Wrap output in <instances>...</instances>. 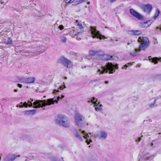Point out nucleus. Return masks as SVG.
I'll use <instances>...</instances> for the list:
<instances>
[{
	"label": "nucleus",
	"mask_w": 161,
	"mask_h": 161,
	"mask_svg": "<svg viewBox=\"0 0 161 161\" xmlns=\"http://www.w3.org/2000/svg\"><path fill=\"white\" fill-rule=\"evenodd\" d=\"M64 97V96L62 95L61 98L59 96L57 97H55L52 98L48 99L47 100H36L33 103L32 102L33 101V99H30L27 101L28 103V106L31 107L33 105L34 106V108H37L39 107L43 108L46 105H50L51 104H54V103H58V101L60 99H61Z\"/></svg>",
	"instance_id": "f257e3e1"
},
{
	"label": "nucleus",
	"mask_w": 161,
	"mask_h": 161,
	"mask_svg": "<svg viewBox=\"0 0 161 161\" xmlns=\"http://www.w3.org/2000/svg\"><path fill=\"white\" fill-rule=\"evenodd\" d=\"M137 42L140 43L139 48H135L134 50L130 52V55L132 56H136L138 55L137 52H140L141 49L144 50L149 45V41L146 37H139Z\"/></svg>",
	"instance_id": "f03ea898"
},
{
	"label": "nucleus",
	"mask_w": 161,
	"mask_h": 161,
	"mask_svg": "<svg viewBox=\"0 0 161 161\" xmlns=\"http://www.w3.org/2000/svg\"><path fill=\"white\" fill-rule=\"evenodd\" d=\"M117 65H114L112 63H108L105 66H101V68L98 69L97 73L99 75L103 74L109 71L110 74H113L115 72V69H118Z\"/></svg>",
	"instance_id": "7ed1b4c3"
},
{
	"label": "nucleus",
	"mask_w": 161,
	"mask_h": 161,
	"mask_svg": "<svg viewBox=\"0 0 161 161\" xmlns=\"http://www.w3.org/2000/svg\"><path fill=\"white\" fill-rule=\"evenodd\" d=\"M55 122L57 125L65 128H68L70 126V121L68 118L64 115H58L56 118Z\"/></svg>",
	"instance_id": "20e7f679"
},
{
	"label": "nucleus",
	"mask_w": 161,
	"mask_h": 161,
	"mask_svg": "<svg viewBox=\"0 0 161 161\" xmlns=\"http://www.w3.org/2000/svg\"><path fill=\"white\" fill-rule=\"evenodd\" d=\"M81 132L82 134L83 135V137L84 138L88 139V138H89V136L88 135V134L84 130L81 131V130H80V131H79L77 130H75L74 132L75 136L81 142L82 141V138L80 135L79 133V132ZM92 142V141L91 139H90L89 141L88 140L86 141V142L88 145L89 144L90 142Z\"/></svg>",
	"instance_id": "39448f33"
},
{
	"label": "nucleus",
	"mask_w": 161,
	"mask_h": 161,
	"mask_svg": "<svg viewBox=\"0 0 161 161\" xmlns=\"http://www.w3.org/2000/svg\"><path fill=\"white\" fill-rule=\"evenodd\" d=\"M90 30L93 38H99L100 39L106 38L104 36L100 34L99 31L97 30L95 27L91 26Z\"/></svg>",
	"instance_id": "423d86ee"
},
{
	"label": "nucleus",
	"mask_w": 161,
	"mask_h": 161,
	"mask_svg": "<svg viewBox=\"0 0 161 161\" xmlns=\"http://www.w3.org/2000/svg\"><path fill=\"white\" fill-rule=\"evenodd\" d=\"M88 102V103H92L94 104L93 106L95 107V108L96 111H101L103 110L101 106V104L98 105L99 103L97 102V100L94 97H93L90 100H89Z\"/></svg>",
	"instance_id": "0eeeda50"
},
{
	"label": "nucleus",
	"mask_w": 161,
	"mask_h": 161,
	"mask_svg": "<svg viewBox=\"0 0 161 161\" xmlns=\"http://www.w3.org/2000/svg\"><path fill=\"white\" fill-rule=\"evenodd\" d=\"M60 62L68 68H70L72 66L71 62L64 57H61L59 60Z\"/></svg>",
	"instance_id": "6e6552de"
},
{
	"label": "nucleus",
	"mask_w": 161,
	"mask_h": 161,
	"mask_svg": "<svg viewBox=\"0 0 161 161\" xmlns=\"http://www.w3.org/2000/svg\"><path fill=\"white\" fill-rule=\"evenodd\" d=\"M108 134L107 133L104 131H100L98 134L94 135L93 136L95 138H97L99 139H105L107 136Z\"/></svg>",
	"instance_id": "1a4fd4ad"
},
{
	"label": "nucleus",
	"mask_w": 161,
	"mask_h": 161,
	"mask_svg": "<svg viewBox=\"0 0 161 161\" xmlns=\"http://www.w3.org/2000/svg\"><path fill=\"white\" fill-rule=\"evenodd\" d=\"M75 119L77 125L79 126H81L84 119L83 116L79 114H77L75 115Z\"/></svg>",
	"instance_id": "9d476101"
},
{
	"label": "nucleus",
	"mask_w": 161,
	"mask_h": 161,
	"mask_svg": "<svg viewBox=\"0 0 161 161\" xmlns=\"http://www.w3.org/2000/svg\"><path fill=\"white\" fill-rule=\"evenodd\" d=\"M152 8V6L149 4L143 5L142 7V8L143 11L147 14H149L150 13Z\"/></svg>",
	"instance_id": "9b49d317"
},
{
	"label": "nucleus",
	"mask_w": 161,
	"mask_h": 161,
	"mask_svg": "<svg viewBox=\"0 0 161 161\" xmlns=\"http://www.w3.org/2000/svg\"><path fill=\"white\" fill-rule=\"evenodd\" d=\"M153 22L152 20H150L142 22L140 24V26L143 28H147L153 23Z\"/></svg>",
	"instance_id": "f8f14e48"
},
{
	"label": "nucleus",
	"mask_w": 161,
	"mask_h": 161,
	"mask_svg": "<svg viewBox=\"0 0 161 161\" xmlns=\"http://www.w3.org/2000/svg\"><path fill=\"white\" fill-rule=\"evenodd\" d=\"M130 12L132 15L138 19H140L142 18V16L138 13L133 9H130Z\"/></svg>",
	"instance_id": "ddd939ff"
},
{
	"label": "nucleus",
	"mask_w": 161,
	"mask_h": 161,
	"mask_svg": "<svg viewBox=\"0 0 161 161\" xmlns=\"http://www.w3.org/2000/svg\"><path fill=\"white\" fill-rule=\"evenodd\" d=\"M36 79L34 77H28L25 78L23 82L26 83H32L35 82Z\"/></svg>",
	"instance_id": "4468645a"
},
{
	"label": "nucleus",
	"mask_w": 161,
	"mask_h": 161,
	"mask_svg": "<svg viewBox=\"0 0 161 161\" xmlns=\"http://www.w3.org/2000/svg\"><path fill=\"white\" fill-rule=\"evenodd\" d=\"M20 157V155H17L14 154H8L7 157L10 160V161H14V160L17 158L19 157Z\"/></svg>",
	"instance_id": "2eb2a0df"
},
{
	"label": "nucleus",
	"mask_w": 161,
	"mask_h": 161,
	"mask_svg": "<svg viewBox=\"0 0 161 161\" xmlns=\"http://www.w3.org/2000/svg\"><path fill=\"white\" fill-rule=\"evenodd\" d=\"M154 154H150L149 153H147L143 155L142 157V159L144 160H147L150 158L154 157Z\"/></svg>",
	"instance_id": "dca6fc26"
},
{
	"label": "nucleus",
	"mask_w": 161,
	"mask_h": 161,
	"mask_svg": "<svg viewBox=\"0 0 161 161\" xmlns=\"http://www.w3.org/2000/svg\"><path fill=\"white\" fill-rule=\"evenodd\" d=\"M149 60L150 61L153 63H154L155 64L158 63V61H161V58H158L157 57L151 58V56L149 57Z\"/></svg>",
	"instance_id": "f3484780"
},
{
	"label": "nucleus",
	"mask_w": 161,
	"mask_h": 161,
	"mask_svg": "<svg viewBox=\"0 0 161 161\" xmlns=\"http://www.w3.org/2000/svg\"><path fill=\"white\" fill-rule=\"evenodd\" d=\"M75 24L80 30H82L83 29L84 25L82 24L81 21H79L78 20H76Z\"/></svg>",
	"instance_id": "a211bd4d"
},
{
	"label": "nucleus",
	"mask_w": 161,
	"mask_h": 161,
	"mask_svg": "<svg viewBox=\"0 0 161 161\" xmlns=\"http://www.w3.org/2000/svg\"><path fill=\"white\" fill-rule=\"evenodd\" d=\"M36 110L32 109L31 110H27L25 112L26 114L27 115H33L35 114L36 112Z\"/></svg>",
	"instance_id": "6ab92c4d"
},
{
	"label": "nucleus",
	"mask_w": 161,
	"mask_h": 161,
	"mask_svg": "<svg viewBox=\"0 0 161 161\" xmlns=\"http://www.w3.org/2000/svg\"><path fill=\"white\" fill-rule=\"evenodd\" d=\"M20 104L21 105H17L16 107H19L20 108H23V107H24L26 108L28 106V103L26 102H25L23 103L22 102H21L20 103Z\"/></svg>",
	"instance_id": "aec40b11"
},
{
	"label": "nucleus",
	"mask_w": 161,
	"mask_h": 161,
	"mask_svg": "<svg viewBox=\"0 0 161 161\" xmlns=\"http://www.w3.org/2000/svg\"><path fill=\"white\" fill-rule=\"evenodd\" d=\"M99 52L98 51L94 50H91L89 51V54L90 55L94 56L98 53Z\"/></svg>",
	"instance_id": "412c9836"
},
{
	"label": "nucleus",
	"mask_w": 161,
	"mask_h": 161,
	"mask_svg": "<svg viewBox=\"0 0 161 161\" xmlns=\"http://www.w3.org/2000/svg\"><path fill=\"white\" fill-rule=\"evenodd\" d=\"M160 13V11L158 9H156V12H155L154 15V16L153 17V19H156L157 18V17L159 15Z\"/></svg>",
	"instance_id": "4be33fe9"
},
{
	"label": "nucleus",
	"mask_w": 161,
	"mask_h": 161,
	"mask_svg": "<svg viewBox=\"0 0 161 161\" xmlns=\"http://www.w3.org/2000/svg\"><path fill=\"white\" fill-rule=\"evenodd\" d=\"M112 56L108 54H105L103 56V59L105 60H108L112 58Z\"/></svg>",
	"instance_id": "5701e85b"
},
{
	"label": "nucleus",
	"mask_w": 161,
	"mask_h": 161,
	"mask_svg": "<svg viewBox=\"0 0 161 161\" xmlns=\"http://www.w3.org/2000/svg\"><path fill=\"white\" fill-rule=\"evenodd\" d=\"M66 87L64 85L63 86H61L59 87V88L58 89H63V88H65ZM59 91L58 89V90H54L53 92V94H55L57 92H59Z\"/></svg>",
	"instance_id": "b1692460"
},
{
	"label": "nucleus",
	"mask_w": 161,
	"mask_h": 161,
	"mask_svg": "<svg viewBox=\"0 0 161 161\" xmlns=\"http://www.w3.org/2000/svg\"><path fill=\"white\" fill-rule=\"evenodd\" d=\"M156 100H157V99H156L154 100V101L153 103H150L149 105V106L150 107L152 108V107H154L155 106H156Z\"/></svg>",
	"instance_id": "393cba45"
},
{
	"label": "nucleus",
	"mask_w": 161,
	"mask_h": 161,
	"mask_svg": "<svg viewBox=\"0 0 161 161\" xmlns=\"http://www.w3.org/2000/svg\"><path fill=\"white\" fill-rule=\"evenodd\" d=\"M142 32L141 31L138 30L134 31V35H139L142 33Z\"/></svg>",
	"instance_id": "a878e982"
},
{
	"label": "nucleus",
	"mask_w": 161,
	"mask_h": 161,
	"mask_svg": "<svg viewBox=\"0 0 161 161\" xmlns=\"http://www.w3.org/2000/svg\"><path fill=\"white\" fill-rule=\"evenodd\" d=\"M154 78L156 80H161V75H155L154 77Z\"/></svg>",
	"instance_id": "bb28decb"
},
{
	"label": "nucleus",
	"mask_w": 161,
	"mask_h": 161,
	"mask_svg": "<svg viewBox=\"0 0 161 161\" xmlns=\"http://www.w3.org/2000/svg\"><path fill=\"white\" fill-rule=\"evenodd\" d=\"M12 43V41L11 39L9 38L6 41V43L7 44H11Z\"/></svg>",
	"instance_id": "cd10ccee"
},
{
	"label": "nucleus",
	"mask_w": 161,
	"mask_h": 161,
	"mask_svg": "<svg viewBox=\"0 0 161 161\" xmlns=\"http://www.w3.org/2000/svg\"><path fill=\"white\" fill-rule=\"evenodd\" d=\"M66 3H71L73 2L75 0H64Z\"/></svg>",
	"instance_id": "c85d7f7f"
},
{
	"label": "nucleus",
	"mask_w": 161,
	"mask_h": 161,
	"mask_svg": "<svg viewBox=\"0 0 161 161\" xmlns=\"http://www.w3.org/2000/svg\"><path fill=\"white\" fill-rule=\"evenodd\" d=\"M128 34L129 35H134V31L131 30L129 31H128Z\"/></svg>",
	"instance_id": "c756f323"
},
{
	"label": "nucleus",
	"mask_w": 161,
	"mask_h": 161,
	"mask_svg": "<svg viewBox=\"0 0 161 161\" xmlns=\"http://www.w3.org/2000/svg\"><path fill=\"white\" fill-rule=\"evenodd\" d=\"M61 39L62 40V42H66V38L64 36H62L61 37Z\"/></svg>",
	"instance_id": "7c9ffc66"
},
{
	"label": "nucleus",
	"mask_w": 161,
	"mask_h": 161,
	"mask_svg": "<svg viewBox=\"0 0 161 161\" xmlns=\"http://www.w3.org/2000/svg\"><path fill=\"white\" fill-rule=\"evenodd\" d=\"M84 2H85L84 0H79V1L76 2V4H79Z\"/></svg>",
	"instance_id": "2f4dec72"
},
{
	"label": "nucleus",
	"mask_w": 161,
	"mask_h": 161,
	"mask_svg": "<svg viewBox=\"0 0 161 161\" xmlns=\"http://www.w3.org/2000/svg\"><path fill=\"white\" fill-rule=\"evenodd\" d=\"M58 28L61 30H62L64 28V26L62 25H60L58 27Z\"/></svg>",
	"instance_id": "473e14b6"
},
{
	"label": "nucleus",
	"mask_w": 161,
	"mask_h": 161,
	"mask_svg": "<svg viewBox=\"0 0 161 161\" xmlns=\"http://www.w3.org/2000/svg\"><path fill=\"white\" fill-rule=\"evenodd\" d=\"M3 161H10V160H9L8 158L7 157H5V158H4L3 160Z\"/></svg>",
	"instance_id": "72a5a7b5"
},
{
	"label": "nucleus",
	"mask_w": 161,
	"mask_h": 161,
	"mask_svg": "<svg viewBox=\"0 0 161 161\" xmlns=\"http://www.w3.org/2000/svg\"><path fill=\"white\" fill-rule=\"evenodd\" d=\"M125 65H127V67H128L130 66H131L132 65V64L131 63H127Z\"/></svg>",
	"instance_id": "f704fd0d"
},
{
	"label": "nucleus",
	"mask_w": 161,
	"mask_h": 161,
	"mask_svg": "<svg viewBox=\"0 0 161 161\" xmlns=\"http://www.w3.org/2000/svg\"><path fill=\"white\" fill-rule=\"evenodd\" d=\"M127 65H125L122 68V69H126L127 68Z\"/></svg>",
	"instance_id": "c9c22d12"
},
{
	"label": "nucleus",
	"mask_w": 161,
	"mask_h": 161,
	"mask_svg": "<svg viewBox=\"0 0 161 161\" xmlns=\"http://www.w3.org/2000/svg\"><path fill=\"white\" fill-rule=\"evenodd\" d=\"M157 30H159L161 31V25L159 27H157L156 28Z\"/></svg>",
	"instance_id": "e433bc0d"
},
{
	"label": "nucleus",
	"mask_w": 161,
	"mask_h": 161,
	"mask_svg": "<svg viewBox=\"0 0 161 161\" xmlns=\"http://www.w3.org/2000/svg\"><path fill=\"white\" fill-rule=\"evenodd\" d=\"M141 140V138L140 137L136 139V142H139Z\"/></svg>",
	"instance_id": "4c0bfd02"
},
{
	"label": "nucleus",
	"mask_w": 161,
	"mask_h": 161,
	"mask_svg": "<svg viewBox=\"0 0 161 161\" xmlns=\"http://www.w3.org/2000/svg\"><path fill=\"white\" fill-rule=\"evenodd\" d=\"M132 41H130L128 42L127 43V45H130L132 43Z\"/></svg>",
	"instance_id": "58836bf2"
},
{
	"label": "nucleus",
	"mask_w": 161,
	"mask_h": 161,
	"mask_svg": "<svg viewBox=\"0 0 161 161\" xmlns=\"http://www.w3.org/2000/svg\"><path fill=\"white\" fill-rule=\"evenodd\" d=\"M17 86L18 87H19V88H21L22 87V85L21 84H17Z\"/></svg>",
	"instance_id": "ea45409f"
},
{
	"label": "nucleus",
	"mask_w": 161,
	"mask_h": 161,
	"mask_svg": "<svg viewBox=\"0 0 161 161\" xmlns=\"http://www.w3.org/2000/svg\"><path fill=\"white\" fill-rule=\"evenodd\" d=\"M109 82L108 81H105L104 82V83L105 84H107Z\"/></svg>",
	"instance_id": "a19ab883"
},
{
	"label": "nucleus",
	"mask_w": 161,
	"mask_h": 161,
	"mask_svg": "<svg viewBox=\"0 0 161 161\" xmlns=\"http://www.w3.org/2000/svg\"><path fill=\"white\" fill-rule=\"evenodd\" d=\"M151 146L152 147H154L153 146V143H151Z\"/></svg>",
	"instance_id": "79ce46f5"
},
{
	"label": "nucleus",
	"mask_w": 161,
	"mask_h": 161,
	"mask_svg": "<svg viewBox=\"0 0 161 161\" xmlns=\"http://www.w3.org/2000/svg\"><path fill=\"white\" fill-rule=\"evenodd\" d=\"M97 80H93L92 81H93V82H96V81H97Z\"/></svg>",
	"instance_id": "37998d69"
},
{
	"label": "nucleus",
	"mask_w": 161,
	"mask_h": 161,
	"mask_svg": "<svg viewBox=\"0 0 161 161\" xmlns=\"http://www.w3.org/2000/svg\"><path fill=\"white\" fill-rule=\"evenodd\" d=\"M14 91L15 92H17V90L16 89H14Z\"/></svg>",
	"instance_id": "c03bdc74"
},
{
	"label": "nucleus",
	"mask_w": 161,
	"mask_h": 161,
	"mask_svg": "<svg viewBox=\"0 0 161 161\" xmlns=\"http://www.w3.org/2000/svg\"><path fill=\"white\" fill-rule=\"evenodd\" d=\"M86 66H82V68H83H83H86Z\"/></svg>",
	"instance_id": "a18cd8bd"
},
{
	"label": "nucleus",
	"mask_w": 161,
	"mask_h": 161,
	"mask_svg": "<svg viewBox=\"0 0 161 161\" xmlns=\"http://www.w3.org/2000/svg\"><path fill=\"white\" fill-rule=\"evenodd\" d=\"M53 161H59L57 159H54Z\"/></svg>",
	"instance_id": "49530a36"
},
{
	"label": "nucleus",
	"mask_w": 161,
	"mask_h": 161,
	"mask_svg": "<svg viewBox=\"0 0 161 161\" xmlns=\"http://www.w3.org/2000/svg\"><path fill=\"white\" fill-rule=\"evenodd\" d=\"M64 79H67V77H65L64 78Z\"/></svg>",
	"instance_id": "de8ad7c7"
},
{
	"label": "nucleus",
	"mask_w": 161,
	"mask_h": 161,
	"mask_svg": "<svg viewBox=\"0 0 161 161\" xmlns=\"http://www.w3.org/2000/svg\"><path fill=\"white\" fill-rule=\"evenodd\" d=\"M61 158L63 160V161H64V160H63V157H62Z\"/></svg>",
	"instance_id": "09e8293b"
},
{
	"label": "nucleus",
	"mask_w": 161,
	"mask_h": 161,
	"mask_svg": "<svg viewBox=\"0 0 161 161\" xmlns=\"http://www.w3.org/2000/svg\"><path fill=\"white\" fill-rule=\"evenodd\" d=\"M147 121V120H144V121H143V124H144V122H145V121Z\"/></svg>",
	"instance_id": "8fccbe9b"
},
{
	"label": "nucleus",
	"mask_w": 161,
	"mask_h": 161,
	"mask_svg": "<svg viewBox=\"0 0 161 161\" xmlns=\"http://www.w3.org/2000/svg\"><path fill=\"white\" fill-rule=\"evenodd\" d=\"M87 3L88 4H89L90 3L89 2H87Z\"/></svg>",
	"instance_id": "3c124183"
},
{
	"label": "nucleus",
	"mask_w": 161,
	"mask_h": 161,
	"mask_svg": "<svg viewBox=\"0 0 161 161\" xmlns=\"http://www.w3.org/2000/svg\"><path fill=\"white\" fill-rule=\"evenodd\" d=\"M69 34H70L71 36V33H70Z\"/></svg>",
	"instance_id": "603ef678"
},
{
	"label": "nucleus",
	"mask_w": 161,
	"mask_h": 161,
	"mask_svg": "<svg viewBox=\"0 0 161 161\" xmlns=\"http://www.w3.org/2000/svg\"><path fill=\"white\" fill-rule=\"evenodd\" d=\"M2 100H4V99H2Z\"/></svg>",
	"instance_id": "864d4df0"
},
{
	"label": "nucleus",
	"mask_w": 161,
	"mask_h": 161,
	"mask_svg": "<svg viewBox=\"0 0 161 161\" xmlns=\"http://www.w3.org/2000/svg\"><path fill=\"white\" fill-rule=\"evenodd\" d=\"M91 133H89V134L91 135Z\"/></svg>",
	"instance_id": "5fc2aeb1"
},
{
	"label": "nucleus",
	"mask_w": 161,
	"mask_h": 161,
	"mask_svg": "<svg viewBox=\"0 0 161 161\" xmlns=\"http://www.w3.org/2000/svg\"><path fill=\"white\" fill-rule=\"evenodd\" d=\"M45 96H44V97H45Z\"/></svg>",
	"instance_id": "6e6d98bb"
}]
</instances>
